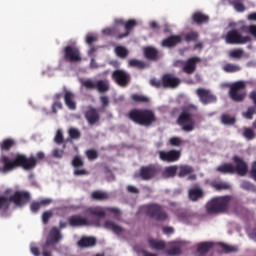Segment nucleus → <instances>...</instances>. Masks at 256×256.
<instances>
[{
    "label": "nucleus",
    "mask_w": 256,
    "mask_h": 256,
    "mask_svg": "<svg viewBox=\"0 0 256 256\" xmlns=\"http://www.w3.org/2000/svg\"><path fill=\"white\" fill-rule=\"evenodd\" d=\"M112 79L119 87H127L131 83V74L123 69H117L113 71Z\"/></svg>",
    "instance_id": "11"
},
{
    "label": "nucleus",
    "mask_w": 256,
    "mask_h": 256,
    "mask_svg": "<svg viewBox=\"0 0 256 256\" xmlns=\"http://www.w3.org/2000/svg\"><path fill=\"white\" fill-rule=\"evenodd\" d=\"M159 159L161 161H164L165 163H176V161H179L181 159V151L180 150H160L158 152Z\"/></svg>",
    "instance_id": "13"
},
{
    "label": "nucleus",
    "mask_w": 256,
    "mask_h": 256,
    "mask_svg": "<svg viewBox=\"0 0 256 256\" xmlns=\"http://www.w3.org/2000/svg\"><path fill=\"white\" fill-rule=\"evenodd\" d=\"M181 253H182L181 247L179 246H174L166 250V255H169V256H177V255H181Z\"/></svg>",
    "instance_id": "53"
},
{
    "label": "nucleus",
    "mask_w": 256,
    "mask_h": 256,
    "mask_svg": "<svg viewBox=\"0 0 256 256\" xmlns=\"http://www.w3.org/2000/svg\"><path fill=\"white\" fill-rule=\"evenodd\" d=\"M232 161H234V173L239 175L240 177H245L249 171V166L247 165V162L243 160V158L239 156H234L232 158Z\"/></svg>",
    "instance_id": "16"
},
{
    "label": "nucleus",
    "mask_w": 256,
    "mask_h": 256,
    "mask_svg": "<svg viewBox=\"0 0 256 256\" xmlns=\"http://www.w3.org/2000/svg\"><path fill=\"white\" fill-rule=\"evenodd\" d=\"M255 113H256V108L251 106V107H248L247 111L243 112L242 115L244 119L251 120L253 119V116L255 115Z\"/></svg>",
    "instance_id": "51"
},
{
    "label": "nucleus",
    "mask_w": 256,
    "mask_h": 256,
    "mask_svg": "<svg viewBox=\"0 0 256 256\" xmlns=\"http://www.w3.org/2000/svg\"><path fill=\"white\" fill-rule=\"evenodd\" d=\"M174 215H176L180 221H189L191 217H195V213L189 210H183V209L175 210Z\"/></svg>",
    "instance_id": "32"
},
{
    "label": "nucleus",
    "mask_w": 256,
    "mask_h": 256,
    "mask_svg": "<svg viewBox=\"0 0 256 256\" xmlns=\"http://www.w3.org/2000/svg\"><path fill=\"white\" fill-rule=\"evenodd\" d=\"M54 141L57 145H62V143H64L63 132H61V130L57 131Z\"/></svg>",
    "instance_id": "61"
},
{
    "label": "nucleus",
    "mask_w": 256,
    "mask_h": 256,
    "mask_svg": "<svg viewBox=\"0 0 256 256\" xmlns=\"http://www.w3.org/2000/svg\"><path fill=\"white\" fill-rule=\"evenodd\" d=\"M63 241V234L58 227H52L46 237V241L42 244V256H53L51 251H57V243Z\"/></svg>",
    "instance_id": "5"
},
{
    "label": "nucleus",
    "mask_w": 256,
    "mask_h": 256,
    "mask_svg": "<svg viewBox=\"0 0 256 256\" xmlns=\"http://www.w3.org/2000/svg\"><path fill=\"white\" fill-rule=\"evenodd\" d=\"M241 70V66L233 63H227L223 66L225 73H237Z\"/></svg>",
    "instance_id": "43"
},
{
    "label": "nucleus",
    "mask_w": 256,
    "mask_h": 256,
    "mask_svg": "<svg viewBox=\"0 0 256 256\" xmlns=\"http://www.w3.org/2000/svg\"><path fill=\"white\" fill-rule=\"evenodd\" d=\"M195 173V168L191 165L182 164L178 166V177L183 178L187 177L188 175V181H195L197 179V174Z\"/></svg>",
    "instance_id": "18"
},
{
    "label": "nucleus",
    "mask_w": 256,
    "mask_h": 256,
    "mask_svg": "<svg viewBox=\"0 0 256 256\" xmlns=\"http://www.w3.org/2000/svg\"><path fill=\"white\" fill-rule=\"evenodd\" d=\"M198 63H201V58L199 56H192L188 58L182 67L183 73H186V75H193V73L197 71Z\"/></svg>",
    "instance_id": "17"
},
{
    "label": "nucleus",
    "mask_w": 256,
    "mask_h": 256,
    "mask_svg": "<svg viewBox=\"0 0 256 256\" xmlns=\"http://www.w3.org/2000/svg\"><path fill=\"white\" fill-rule=\"evenodd\" d=\"M9 205H11L10 198L0 196V210L7 211V209H9Z\"/></svg>",
    "instance_id": "49"
},
{
    "label": "nucleus",
    "mask_w": 256,
    "mask_h": 256,
    "mask_svg": "<svg viewBox=\"0 0 256 256\" xmlns=\"http://www.w3.org/2000/svg\"><path fill=\"white\" fill-rule=\"evenodd\" d=\"M131 99L134 103H149V97L141 94H132Z\"/></svg>",
    "instance_id": "47"
},
{
    "label": "nucleus",
    "mask_w": 256,
    "mask_h": 256,
    "mask_svg": "<svg viewBox=\"0 0 256 256\" xmlns=\"http://www.w3.org/2000/svg\"><path fill=\"white\" fill-rule=\"evenodd\" d=\"M135 27H137V20L130 19V20L126 21V23L124 25L125 32L118 34L117 40H121V39H125V37H129V35H131V31L133 29H135Z\"/></svg>",
    "instance_id": "25"
},
{
    "label": "nucleus",
    "mask_w": 256,
    "mask_h": 256,
    "mask_svg": "<svg viewBox=\"0 0 256 256\" xmlns=\"http://www.w3.org/2000/svg\"><path fill=\"white\" fill-rule=\"evenodd\" d=\"M82 85L86 89H96L98 93H107L110 89L109 80L107 79H100L96 82H93L91 79H86L82 82Z\"/></svg>",
    "instance_id": "9"
},
{
    "label": "nucleus",
    "mask_w": 256,
    "mask_h": 256,
    "mask_svg": "<svg viewBox=\"0 0 256 256\" xmlns=\"http://www.w3.org/2000/svg\"><path fill=\"white\" fill-rule=\"evenodd\" d=\"M228 95L235 103H243L247 97V84L243 80L236 81L230 85Z\"/></svg>",
    "instance_id": "6"
},
{
    "label": "nucleus",
    "mask_w": 256,
    "mask_h": 256,
    "mask_svg": "<svg viewBox=\"0 0 256 256\" xmlns=\"http://www.w3.org/2000/svg\"><path fill=\"white\" fill-rule=\"evenodd\" d=\"M51 217H53V211H45L42 214V223L44 225H47L49 223V219H51Z\"/></svg>",
    "instance_id": "58"
},
{
    "label": "nucleus",
    "mask_w": 256,
    "mask_h": 256,
    "mask_svg": "<svg viewBox=\"0 0 256 256\" xmlns=\"http://www.w3.org/2000/svg\"><path fill=\"white\" fill-rule=\"evenodd\" d=\"M91 199H93V201H107L109 194L101 190H95L91 193Z\"/></svg>",
    "instance_id": "37"
},
{
    "label": "nucleus",
    "mask_w": 256,
    "mask_h": 256,
    "mask_svg": "<svg viewBox=\"0 0 256 256\" xmlns=\"http://www.w3.org/2000/svg\"><path fill=\"white\" fill-rule=\"evenodd\" d=\"M220 121L222 125H235V123H237V118H235V116H231L230 114L223 113L220 116Z\"/></svg>",
    "instance_id": "39"
},
{
    "label": "nucleus",
    "mask_w": 256,
    "mask_h": 256,
    "mask_svg": "<svg viewBox=\"0 0 256 256\" xmlns=\"http://www.w3.org/2000/svg\"><path fill=\"white\" fill-rule=\"evenodd\" d=\"M102 33L110 37H115V39H117V35H121V33H119V27L117 26H113L112 28H105Z\"/></svg>",
    "instance_id": "45"
},
{
    "label": "nucleus",
    "mask_w": 256,
    "mask_h": 256,
    "mask_svg": "<svg viewBox=\"0 0 256 256\" xmlns=\"http://www.w3.org/2000/svg\"><path fill=\"white\" fill-rule=\"evenodd\" d=\"M148 244L149 247L155 251H165V249H167V244L163 240L150 238L148 239Z\"/></svg>",
    "instance_id": "29"
},
{
    "label": "nucleus",
    "mask_w": 256,
    "mask_h": 256,
    "mask_svg": "<svg viewBox=\"0 0 256 256\" xmlns=\"http://www.w3.org/2000/svg\"><path fill=\"white\" fill-rule=\"evenodd\" d=\"M128 119L141 127H151L153 123H157V116L151 109H132L128 113Z\"/></svg>",
    "instance_id": "4"
},
{
    "label": "nucleus",
    "mask_w": 256,
    "mask_h": 256,
    "mask_svg": "<svg viewBox=\"0 0 256 256\" xmlns=\"http://www.w3.org/2000/svg\"><path fill=\"white\" fill-rule=\"evenodd\" d=\"M212 249H213V243H211V242H202V243L198 244L197 253H199L200 256H205Z\"/></svg>",
    "instance_id": "35"
},
{
    "label": "nucleus",
    "mask_w": 256,
    "mask_h": 256,
    "mask_svg": "<svg viewBox=\"0 0 256 256\" xmlns=\"http://www.w3.org/2000/svg\"><path fill=\"white\" fill-rule=\"evenodd\" d=\"M242 189H245L246 191H253L255 189V185H253L249 181H243L241 184Z\"/></svg>",
    "instance_id": "62"
},
{
    "label": "nucleus",
    "mask_w": 256,
    "mask_h": 256,
    "mask_svg": "<svg viewBox=\"0 0 256 256\" xmlns=\"http://www.w3.org/2000/svg\"><path fill=\"white\" fill-rule=\"evenodd\" d=\"M12 147H15V140L11 138H6L0 142L1 151H9Z\"/></svg>",
    "instance_id": "41"
},
{
    "label": "nucleus",
    "mask_w": 256,
    "mask_h": 256,
    "mask_svg": "<svg viewBox=\"0 0 256 256\" xmlns=\"http://www.w3.org/2000/svg\"><path fill=\"white\" fill-rule=\"evenodd\" d=\"M232 205H237L233 196H217L206 203L205 210L208 215H222L223 213H229Z\"/></svg>",
    "instance_id": "2"
},
{
    "label": "nucleus",
    "mask_w": 256,
    "mask_h": 256,
    "mask_svg": "<svg viewBox=\"0 0 256 256\" xmlns=\"http://www.w3.org/2000/svg\"><path fill=\"white\" fill-rule=\"evenodd\" d=\"M244 54L245 52L243 51V49L238 48L230 51L229 57H231V59H241Z\"/></svg>",
    "instance_id": "50"
},
{
    "label": "nucleus",
    "mask_w": 256,
    "mask_h": 256,
    "mask_svg": "<svg viewBox=\"0 0 256 256\" xmlns=\"http://www.w3.org/2000/svg\"><path fill=\"white\" fill-rule=\"evenodd\" d=\"M1 159L3 167H0V171L4 173L18 169V167H21L24 171H32V169L37 167V159H35V156L27 157L25 154L17 153L12 160L9 156H2Z\"/></svg>",
    "instance_id": "1"
},
{
    "label": "nucleus",
    "mask_w": 256,
    "mask_h": 256,
    "mask_svg": "<svg viewBox=\"0 0 256 256\" xmlns=\"http://www.w3.org/2000/svg\"><path fill=\"white\" fill-rule=\"evenodd\" d=\"M86 157L89 161H95L99 157V152L95 149H89L86 151Z\"/></svg>",
    "instance_id": "52"
},
{
    "label": "nucleus",
    "mask_w": 256,
    "mask_h": 256,
    "mask_svg": "<svg viewBox=\"0 0 256 256\" xmlns=\"http://www.w3.org/2000/svg\"><path fill=\"white\" fill-rule=\"evenodd\" d=\"M144 57L148 61H159V50L153 46H148L143 49Z\"/></svg>",
    "instance_id": "23"
},
{
    "label": "nucleus",
    "mask_w": 256,
    "mask_h": 256,
    "mask_svg": "<svg viewBox=\"0 0 256 256\" xmlns=\"http://www.w3.org/2000/svg\"><path fill=\"white\" fill-rule=\"evenodd\" d=\"M220 247L224 251V253H233V252L237 251V247L227 245L225 243H220Z\"/></svg>",
    "instance_id": "57"
},
{
    "label": "nucleus",
    "mask_w": 256,
    "mask_h": 256,
    "mask_svg": "<svg viewBox=\"0 0 256 256\" xmlns=\"http://www.w3.org/2000/svg\"><path fill=\"white\" fill-rule=\"evenodd\" d=\"M212 187L216 191H227V189L231 188V186H229V184L225 182H214L212 183Z\"/></svg>",
    "instance_id": "48"
},
{
    "label": "nucleus",
    "mask_w": 256,
    "mask_h": 256,
    "mask_svg": "<svg viewBox=\"0 0 256 256\" xmlns=\"http://www.w3.org/2000/svg\"><path fill=\"white\" fill-rule=\"evenodd\" d=\"M192 20L196 23V25H203V23L209 22V16L203 14L202 12H195L192 15Z\"/></svg>",
    "instance_id": "36"
},
{
    "label": "nucleus",
    "mask_w": 256,
    "mask_h": 256,
    "mask_svg": "<svg viewBox=\"0 0 256 256\" xmlns=\"http://www.w3.org/2000/svg\"><path fill=\"white\" fill-rule=\"evenodd\" d=\"M104 227H105V229H108L109 231H113V233H115L116 235H121V233H123V231H125V229H123V227L117 225L115 222H113L111 220L105 221Z\"/></svg>",
    "instance_id": "33"
},
{
    "label": "nucleus",
    "mask_w": 256,
    "mask_h": 256,
    "mask_svg": "<svg viewBox=\"0 0 256 256\" xmlns=\"http://www.w3.org/2000/svg\"><path fill=\"white\" fill-rule=\"evenodd\" d=\"M146 215L155 221H169V214L161 204L152 203L146 207Z\"/></svg>",
    "instance_id": "7"
},
{
    "label": "nucleus",
    "mask_w": 256,
    "mask_h": 256,
    "mask_svg": "<svg viewBox=\"0 0 256 256\" xmlns=\"http://www.w3.org/2000/svg\"><path fill=\"white\" fill-rule=\"evenodd\" d=\"M163 89H177L181 85V78L171 74L166 73L162 76Z\"/></svg>",
    "instance_id": "15"
},
{
    "label": "nucleus",
    "mask_w": 256,
    "mask_h": 256,
    "mask_svg": "<svg viewBox=\"0 0 256 256\" xmlns=\"http://www.w3.org/2000/svg\"><path fill=\"white\" fill-rule=\"evenodd\" d=\"M183 41V37L181 35H171L161 42V47H165L166 49H173V47H177L179 43Z\"/></svg>",
    "instance_id": "22"
},
{
    "label": "nucleus",
    "mask_w": 256,
    "mask_h": 256,
    "mask_svg": "<svg viewBox=\"0 0 256 256\" xmlns=\"http://www.w3.org/2000/svg\"><path fill=\"white\" fill-rule=\"evenodd\" d=\"M106 211H108L109 213H113V215H115V219H121V210H119V208L108 207L106 208Z\"/></svg>",
    "instance_id": "59"
},
{
    "label": "nucleus",
    "mask_w": 256,
    "mask_h": 256,
    "mask_svg": "<svg viewBox=\"0 0 256 256\" xmlns=\"http://www.w3.org/2000/svg\"><path fill=\"white\" fill-rule=\"evenodd\" d=\"M169 143L172 147H181L183 140L180 137H171Z\"/></svg>",
    "instance_id": "56"
},
{
    "label": "nucleus",
    "mask_w": 256,
    "mask_h": 256,
    "mask_svg": "<svg viewBox=\"0 0 256 256\" xmlns=\"http://www.w3.org/2000/svg\"><path fill=\"white\" fill-rule=\"evenodd\" d=\"M115 53L118 55V57H120V59H127L129 56V50L123 46H117L115 48Z\"/></svg>",
    "instance_id": "46"
},
{
    "label": "nucleus",
    "mask_w": 256,
    "mask_h": 256,
    "mask_svg": "<svg viewBox=\"0 0 256 256\" xmlns=\"http://www.w3.org/2000/svg\"><path fill=\"white\" fill-rule=\"evenodd\" d=\"M68 223L70 227H85L89 225V220L87 218H83L79 215H72L68 218Z\"/></svg>",
    "instance_id": "24"
},
{
    "label": "nucleus",
    "mask_w": 256,
    "mask_h": 256,
    "mask_svg": "<svg viewBox=\"0 0 256 256\" xmlns=\"http://www.w3.org/2000/svg\"><path fill=\"white\" fill-rule=\"evenodd\" d=\"M51 203V200L49 199H44L41 200L40 202H32L30 205V209L32 213H37L43 207V205H49Z\"/></svg>",
    "instance_id": "40"
},
{
    "label": "nucleus",
    "mask_w": 256,
    "mask_h": 256,
    "mask_svg": "<svg viewBox=\"0 0 256 256\" xmlns=\"http://www.w3.org/2000/svg\"><path fill=\"white\" fill-rule=\"evenodd\" d=\"M243 137L247 139L248 141H252V139H255V131L251 128H245L243 132Z\"/></svg>",
    "instance_id": "54"
},
{
    "label": "nucleus",
    "mask_w": 256,
    "mask_h": 256,
    "mask_svg": "<svg viewBox=\"0 0 256 256\" xmlns=\"http://www.w3.org/2000/svg\"><path fill=\"white\" fill-rule=\"evenodd\" d=\"M64 103L71 111L77 109V103L75 102V94L71 91H65L64 93Z\"/></svg>",
    "instance_id": "27"
},
{
    "label": "nucleus",
    "mask_w": 256,
    "mask_h": 256,
    "mask_svg": "<svg viewBox=\"0 0 256 256\" xmlns=\"http://www.w3.org/2000/svg\"><path fill=\"white\" fill-rule=\"evenodd\" d=\"M225 41L228 45H245L251 43V36H243L239 30L232 29L226 33Z\"/></svg>",
    "instance_id": "8"
},
{
    "label": "nucleus",
    "mask_w": 256,
    "mask_h": 256,
    "mask_svg": "<svg viewBox=\"0 0 256 256\" xmlns=\"http://www.w3.org/2000/svg\"><path fill=\"white\" fill-rule=\"evenodd\" d=\"M150 85L152 87H155L156 89H161V87H163V78H161V80H157L156 78H152L150 80Z\"/></svg>",
    "instance_id": "60"
},
{
    "label": "nucleus",
    "mask_w": 256,
    "mask_h": 256,
    "mask_svg": "<svg viewBox=\"0 0 256 256\" xmlns=\"http://www.w3.org/2000/svg\"><path fill=\"white\" fill-rule=\"evenodd\" d=\"M126 191L128 193H131L132 195H139V188L133 186V185H128L126 187Z\"/></svg>",
    "instance_id": "63"
},
{
    "label": "nucleus",
    "mask_w": 256,
    "mask_h": 256,
    "mask_svg": "<svg viewBox=\"0 0 256 256\" xmlns=\"http://www.w3.org/2000/svg\"><path fill=\"white\" fill-rule=\"evenodd\" d=\"M190 201L197 202L205 197V192L199 186L193 187L188 191Z\"/></svg>",
    "instance_id": "26"
},
{
    "label": "nucleus",
    "mask_w": 256,
    "mask_h": 256,
    "mask_svg": "<svg viewBox=\"0 0 256 256\" xmlns=\"http://www.w3.org/2000/svg\"><path fill=\"white\" fill-rule=\"evenodd\" d=\"M84 117L88 123V125H97L101 120V115L96 108L90 107L85 113Z\"/></svg>",
    "instance_id": "21"
},
{
    "label": "nucleus",
    "mask_w": 256,
    "mask_h": 256,
    "mask_svg": "<svg viewBox=\"0 0 256 256\" xmlns=\"http://www.w3.org/2000/svg\"><path fill=\"white\" fill-rule=\"evenodd\" d=\"M184 41H186V43H195V41H199V32L191 31L186 33L184 36Z\"/></svg>",
    "instance_id": "42"
},
{
    "label": "nucleus",
    "mask_w": 256,
    "mask_h": 256,
    "mask_svg": "<svg viewBox=\"0 0 256 256\" xmlns=\"http://www.w3.org/2000/svg\"><path fill=\"white\" fill-rule=\"evenodd\" d=\"M64 53V59L65 61H68V63H79L81 58V52L79 51V48L75 46L68 45L63 48Z\"/></svg>",
    "instance_id": "12"
},
{
    "label": "nucleus",
    "mask_w": 256,
    "mask_h": 256,
    "mask_svg": "<svg viewBox=\"0 0 256 256\" xmlns=\"http://www.w3.org/2000/svg\"><path fill=\"white\" fill-rule=\"evenodd\" d=\"M245 0H232L230 1V5H232L238 13H243L245 11V4H243Z\"/></svg>",
    "instance_id": "44"
},
{
    "label": "nucleus",
    "mask_w": 256,
    "mask_h": 256,
    "mask_svg": "<svg viewBox=\"0 0 256 256\" xmlns=\"http://www.w3.org/2000/svg\"><path fill=\"white\" fill-rule=\"evenodd\" d=\"M223 175H235V166L232 163H224L216 168Z\"/></svg>",
    "instance_id": "30"
},
{
    "label": "nucleus",
    "mask_w": 256,
    "mask_h": 256,
    "mask_svg": "<svg viewBox=\"0 0 256 256\" xmlns=\"http://www.w3.org/2000/svg\"><path fill=\"white\" fill-rule=\"evenodd\" d=\"M196 95L203 105L217 103V96L213 95L209 89L198 88L196 89Z\"/></svg>",
    "instance_id": "14"
},
{
    "label": "nucleus",
    "mask_w": 256,
    "mask_h": 256,
    "mask_svg": "<svg viewBox=\"0 0 256 256\" xmlns=\"http://www.w3.org/2000/svg\"><path fill=\"white\" fill-rule=\"evenodd\" d=\"M11 203L16 207H25L31 201V194L27 191H16L10 196Z\"/></svg>",
    "instance_id": "10"
},
{
    "label": "nucleus",
    "mask_w": 256,
    "mask_h": 256,
    "mask_svg": "<svg viewBox=\"0 0 256 256\" xmlns=\"http://www.w3.org/2000/svg\"><path fill=\"white\" fill-rule=\"evenodd\" d=\"M88 215H93L94 217H98V219H105L107 213L102 207H91L86 210Z\"/></svg>",
    "instance_id": "34"
},
{
    "label": "nucleus",
    "mask_w": 256,
    "mask_h": 256,
    "mask_svg": "<svg viewBox=\"0 0 256 256\" xmlns=\"http://www.w3.org/2000/svg\"><path fill=\"white\" fill-rule=\"evenodd\" d=\"M178 170L179 166L177 165L167 166L162 172V177H164V179H173V177L178 175Z\"/></svg>",
    "instance_id": "31"
},
{
    "label": "nucleus",
    "mask_w": 256,
    "mask_h": 256,
    "mask_svg": "<svg viewBox=\"0 0 256 256\" xmlns=\"http://www.w3.org/2000/svg\"><path fill=\"white\" fill-rule=\"evenodd\" d=\"M157 176V167L153 165L142 166L140 168V178L142 181H151Z\"/></svg>",
    "instance_id": "19"
},
{
    "label": "nucleus",
    "mask_w": 256,
    "mask_h": 256,
    "mask_svg": "<svg viewBox=\"0 0 256 256\" xmlns=\"http://www.w3.org/2000/svg\"><path fill=\"white\" fill-rule=\"evenodd\" d=\"M97 245V239L89 236H83L78 241V247H81V249H87L89 247H95Z\"/></svg>",
    "instance_id": "28"
},
{
    "label": "nucleus",
    "mask_w": 256,
    "mask_h": 256,
    "mask_svg": "<svg viewBox=\"0 0 256 256\" xmlns=\"http://www.w3.org/2000/svg\"><path fill=\"white\" fill-rule=\"evenodd\" d=\"M85 165L83 158L80 155L74 156L72 159V166L74 167V175L76 177H81L83 175H87V170L85 168H81Z\"/></svg>",
    "instance_id": "20"
},
{
    "label": "nucleus",
    "mask_w": 256,
    "mask_h": 256,
    "mask_svg": "<svg viewBox=\"0 0 256 256\" xmlns=\"http://www.w3.org/2000/svg\"><path fill=\"white\" fill-rule=\"evenodd\" d=\"M199 109L193 104H189L182 108L180 115L177 118L176 123L182 127V131L191 133L195 130V120L193 117H197Z\"/></svg>",
    "instance_id": "3"
},
{
    "label": "nucleus",
    "mask_w": 256,
    "mask_h": 256,
    "mask_svg": "<svg viewBox=\"0 0 256 256\" xmlns=\"http://www.w3.org/2000/svg\"><path fill=\"white\" fill-rule=\"evenodd\" d=\"M68 133L70 139H81V132L77 128H70Z\"/></svg>",
    "instance_id": "55"
},
{
    "label": "nucleus",
    "mask_w": 256,
    "mask_h": 256,
    "mask_svg": "<svg viewBox=\"0 0 256 256\" xmlns=\"http://www.w3.org/2000/svg\"><path fill=\"white\" fill-rule=\"evenodd\" d=\"M128 66L129 67H134L135 69H147L149 67V64L143 60H138V59H130L128 60Z\"/></svg>",
    "instance_id": "38"
},
{
    "label": "nucleus",
    "mask_w": 256,
    "mask_h": 256,
    "mask_svg": "<svg viewBox=\"0 0 256 256\" xmlns=\"http://www.w3.org/2000/svg\"><path fill=\"white\" fill-rule=\"evenodd\" d=\"M57 109H63V104L61 102H54L52 104V113H57Z\"/></svg>",
    "instance_id": "64"
}]
</instances>
